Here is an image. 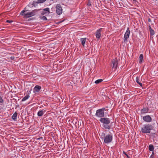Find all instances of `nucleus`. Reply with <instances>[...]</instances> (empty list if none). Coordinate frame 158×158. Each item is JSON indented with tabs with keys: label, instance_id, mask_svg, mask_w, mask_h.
<instances>
[{
	"label": "nucleus",
	"instance_id": "obj_1",
	"mask_svg": "<svg viewBox=\"0 0 158 158\" xmlns=\"http://www.w3.org/2000/svg\"><path fill=\"white\" fill-rule=\"evenodd\" d=\"M27 10H23L20 13L21 15L24 16V18H27L34 16L36 14L37 12L36 10H33L30 12H27Z\"/></svg>",
	"mask_w": 158,
	"mask_h": 158
},
{
	"label": "nucleus",
	"instance_id": "obj_2",
	"mask_svg": "<svg viewBox=\"0 0 158 158\" xmlns=\"http://www.w3.org/2000/svg\"><path fill=\"white\" fill-rule=\"evenodd\" d=\"M103 124V127L105 129H110V126L108 124L110 122V119L106 118H102L99 120Z\"/></svg>",
	"mask_w": 158,
	"mask_h": 158
},
{
	"label": "nucleus",
	"instance_id": "obj_3",
	"mask_svg": "<svg viewBox=\"0 0 158 158\" xmlns=\"http://www.w3.org/2000/svg\"><path fill=\"white\" fill-rule=\"evenodd\" d=\"M153 126L151 124L144 125L142 128L141 131L142 133L147 134L150 132L151 130L153 129Z\"/></svg>",
	"mask_w": 158,
	"mask_h": 158
},
{
	"label": "nucleus",
	"instance_id": "obj_4",
	"mask_svg": "<svg viewBox=\"0 0 158 158\" xmlns=\"http://www.w3.org/2000/svg\"><path fill=\"white\" fill-rule=\"evenodd\" d=\"M105 110L104 108L98 110L96 111L95 116L98 118H103L105 115L104 112Z\"/></svg>",
	"mask_w": 158,
	"mask_h": 158
},
{
	"label": "nucleus",
	"instance_id": "obj_5",
	"mask_svg": "<svg viewBox=\"0 0 158 158\" xmlns=\"http://www.w3.org/2000/svg\"><path fill=\"white\" fill-rule=\"evenodd\" d=\"M105 134H104V135ZM104 138V142L105 143L108 144L111 142L113 139V136L111 134H107L104 135L103 138Z\"/></svg>",
	"mask_w": 158,
	"mask_h": 158
},
{
	"label": "nucleus",
	"instance_id": "obj_6",
	"mask_svg": "<svg viewBox=\"0 0 158 158\" xmlns=\"http://www.w3.org/2000/svg\"><path fill=\"white\" fill-rule=\"evenodd\" d=\"M118 61L117 58H115L112 60L111 66L113 69H114V71L116 70L118 67Z\"/></svg>",
	"mask_w": 158,
	"mask_h": 158
},
{
	"label": "nucleus",
	"instance_id": "obj_7",
	"mask_svg": "<svg viewBox=\"0 0 158 158\" xmlns=\"http://www.w3.org/2000/svg\"><path fill=\"white\" fill-rule=\"evenodd\" d=\"M56 13L58 15H61L62 12V8L60 4H57L56 6Z\"/></svg>",
	"mask_w": 158,
	"mask_h": 158
},
{
	"label": "nucleus",
	"instance_id": "obj_8",
	"mask_svg": "<svg viewBox=\"0 0 158 158\" xmlns=\"http://www.w3.org/2000/svg\"><path fill=\"white\" fill-rule=\"evenodd\" d=\"M130 32V31L129 30V29L128 28L125 34L124 37V42L127 41V39L129 38Z\"/></svg>",
	"mask_w": 158,
	"mask_h": 158
},
{
	"label": "nucleus",
	"instance_id": "obj_9",
	"mask_svg": "<svg viewBox=\"0 0 158 158\" xmlns=\"http://www.w3.org/2000/svg\"><path fill=\"white\" fill-rule=\"evenodd\" d=\"M143 120L147 122H150L152 121V118L149 115L143 116Z\"/></svg>",
	"mask_w": 158,
	"mask_h": 158
},
{
	"label": "nucleus",
	"instance_id": "obj_10",
	"mask_svg": "<svg viewBox=\"0 0 158 158\" xmlns=\"http://www.w3.org/2000/svg\"><path fill=\"white\" fill-rule=\"evenodd\" d=\"M103 29L101 28L98 30L96 32V37L98 39H99L101 37V32Z\"/></svg>",
	"mask_w": 158,
	"mask_h": 158
},
{
	"label": "nucleus",
	"instance_id": "obj_11",
	"mask_svg": "<svg viewBox=\"0 0 158 158\" xmlns=\"http://www.w3.org/2000/svg\"><path fill=\"white\" fill-rule=\"evenodd\" d=\"M41 89V87L38 85H36L33 89V92L35 93L39 92Z\"/></svg>",
	"mask_w": 158,
	"mask_h": 158
},
{
	"label": "nucleus",
	"instance_id": "obj_12",
	"mask_svg": "<svg viewBox=\"0 0 158 158\" xmlns=\"http://www.w3.org/2000/svg\"><path fill=\"white\" fill-rule=\"evenodd\" d=\"M149 111V109L148 107L143 108L141 110L140 112L141 114H144L147 113Z\"/></svg>",
	"mask_w": 158,
	"mask_h": 158
},
{
	"label": "nucleus",
	"instance_id": "obj_13",
	"mask_svg": "<svg viewBox=\"0 0 158 158\" xmlns=\"http://www.w3.org/2000/svg\"><path fill=\"white\" fill-rule=\"evenodd\" d=\"M46 111V110L43 109L42 110L39 111L37 113V115L39 116H41L44 114V113Z\"/></svg>",
	"mask_w": 158,
	"mask_h": 158
},
{
	"label": "nucleus",
	"instance_id": "obj_14",
	"mask_svg": "<svg viewBox=\"0 0 158 158\" xmlns=\"http://www.w3.org/2000/svg\"><path fill=\"white\" fill-rule=\"evenodd\" d=\"M17 112H15L12 116V119L14 121H16L17 119Z\"/></svg>",
	"mask_w": 158,
	"mask_h": 158
},
{
	"label": "nucleus",
	"instance_id": "obj_15",
	"mask_svg": "<svg viewBox=\"0 0 158 158\" xmlns=\"http://www.w3.org/2000/svg\"><path fill=\"white\" fill-rule=\"evenodd\" d=\"M81 42L82 45L84 47V45L86 41V38H81Z\"/></svg>",
	"mask_w": 158,
	"mask_h": 158
},
{
	"label": "nucleus",
	"instance_id": "obj_16",
	"mask_svg": "<svg viewBox=\"0 0 158 158\" xmlns=\"http://www.w3.org/2000/svg\"><path fill=\"white\" fill-rule=\"evenodd\" d=\"M149 150L151 151H153L154 150V147L153 145L152 144H150L149 146Z\"/></svg>",
	"mask_w": 158,
	"mask_h": 158
},
{
	"label": "nucleus",
	"instance_id": "obj_17",
	"mask_svg": "<svg viewBox=\"0 0 158 158\" xmlns=\"http://www.w3.org/2000/svg\"><path fill=\"white\" fill-rule=\"evenodd\" d=\"M143 55L142 54H140L139 57V63H141L142 62L143 60Z\"/></svg>",
	"mask_w": 158,
	"mask_h": 158
},
{
	"label": "nucleus",
	"instance_id": "obj_18",
	"mask_svg": "<svg viewBox=\"0 0 158 158\" xmlns=\"http://www.w3.org/2000/svg\"><path fill=\"white\" fill-rule=\"evenodd\" d=\"M30 96L28 94H27L26 95V96H25L22 100V102L26 100H27V99H28L29 98V97Z\"/></svg>",
	"mask_w": 158,
	"mask_h": 158
},
{
	"label": "nucleus",
	"instance_id": "obj_19",
	"mask_svg": "<svg viewBox=\"0 0 158 158\" xmlns=\"http://www.w3.org/2000/svg\"><path fill=\"white\" fill-rule=\"evenodd\" d=\"M40 18L42 20H47L45 16L40 15Z\"/></svg>",
	"mask_w": 158,
	"mask_h": 158
},
{
	"label": "nucleus",
	"instance_id": "obj_20",
	"mask_svg": "<svg viewBox=\"0 0 158 158\" xmlns=\"http://www.w3.org/2000/svg\"><path fill=\"white\" fill-rule=\"evenodd\" d=\"M139 81V78L138 77H136V81L141 86H142V84Z\"/></svg>",
	"mask_w": 158,
	"mask_h": 158
},
{
	"label": "nucleus",
	"instance_id": "obj_21",
	"mask_svg": "<svg viewBox=\"0 0 158 158\" xmlns=\"http://www.w3.org/2000/svg\"><path fill=\"white\" fill-rule=\"evenodd\" d=\"M102 81L103 80L102 79H98V80H96L95 81V83L96 84H98L102 82Z\"/></svg>",
	"mask_w": 158,
	"mask_h": 158
},
{
	"label": "nucleus",
	"instance_id": "obj_22",
	"mask_svg": "<svg viewBox=\"0 0 158 158\" xmlns=\"http://www.w3.org/2000/svg\"><path fill=\"white\" fill-rule=\"evenodd\" d=\"M45 12H47L48 13V14L50 13V11L49 10V8H47L45 9H44L43 10Z\"/></svg>",
	"mask_w": 158,
	"mask_h": 158
},
{
	"label": "nucleus",
	"instance_id": "obj_23",
	"mask_svg": "<svg viewBox=\"0 0 158 158\" xmlns=\"http://www.w3.org/2000/svg\"><path fill=\"white\" fill-rule=\"evenodd\" d=\"M46 0H38L37 3H42L45 1Z\"/></svg>",
	"mask_w": 158,
	"mask_h": 158
},
{
	"label": "nucleus",
	"instance_id": "obj_24",
	"mask_svg": "<svg viewBox=\"0 0 158 158\" xmlns=\"http://www.w3.org/2000/svg\"><path fill=\"white\" fill-rule=\"evenodd\" d=\"M150 35L152 36L153 35L155 34L154 31L153 29L150 31Z\"/></svg>",
	"mask_w": 158,
	"mask_h": 158
},
{
	"label": "nucleus",
	"instance_id": "obj_25",
	"mask_svg": "<svg viewBox=\"0 0 158 158\" xmlns=\"http://www.w3.org/2000/svg\"><path fill=\"white\" fill-rule=\"evenodd\" d=\"M41 14L42 15H45L46 14L48 15V13L47 12H45V11H44L43 10L42 11Z\"/></svg>",
	"mask_w": 158,
	"mask_h": 158
},
{
	"label": "nucleus",
	"instance_id": "obj_26",
	"mask_svg": "<svg viewBox=\"0 0 158 158\" xmlns=\"http://www.w3.org/2000/svg\"><path fill=\"white\" fill-rule=\"evenodd\" d=\"M4 102V100L2 97L0 96V103H3Z\"/></svg>",
	"mask_w": 158,
	"mask_h": 158
},
{
	"label": "nucleus",
	"instance_id": "obj_27",
	"mask_svg": "<svg viewBox=\"0 0 158 158\" xmlns=\"http://www.w3.org/2000/svg\"><path fill=\"white\" fill-rule=\"evenodd\" d=\"M123 153L127 157V158H130V156L124 151L123 152Z\"/></svg>",
	"mask_w": 158,
	"mask_h": 158
},
{
	"label": "nucleus",
	"instance_id": "obj_28",
	"mask_svg": "<svg viewBox=\"0 0 158 158\" xmlns=\"http://www.w3.org/2000/svg\"><path fill=\"white\" fill-rule=\"evenodd\" d=\"M154 152L153 151L152 152V154L151 156V158H154Z\"/></svg>",
	"mask_w": 158,
	"mask_h": 158
},
{
	"label": "nucleus",
	"instance_id": "obj_29",
	"mask_svg": "<svg viewBox=\"0 0 158 158\" xmlns=\"http://www.w3.org/2000/svg\"><path fill=\"white\" fill-rule=\"evenodd\" d=\"M13 22L12 20H7L6 22L7 23H11Z\"/></svg>",
	"mask_w": 158,
	"mask_h": 158
},
{
	"label": "nucleus",
	"instance_id": "obj_30",
	"mask_svg": "<svg viewBox=\"0 0 158 158\" xmlns=\"http://www.w3.org/2000/svg\"><path fill=\"white\" fill-rule=\"evenodd\" d=\"M87 5L88 6H89L91 5V3L90 2H89L87 3Z\"/></svg>",
	"mask_w": 158,
	"mask_h": 158
},
{
	"label": "nucleus",
	"instance_id": "obj_31",
	"mask_svg": "<svg viewBox=\"0 0 158 158\" xmlns=\"http://www.w3.org/2000/svg\"><path fill=\"white\" fill-rule=\"evenodd\" d=\"M149 29L150 31L152 30L150 26H149Z\"/></svg>",
	"mask_w": 158,
	"mask_h": 158
},
{
	"label": "nucleus",
	"instance_id": "obj_32",
	"mask_svg": "<svg viewBox=\"0 0 158 158\" xmlns=\"http://www.w3.org/2000/svg\"><path fill=\"white\" fill-rule=\"evenodd\" d=\"M149 29L150 31L152 30L150 26H149Z\"/></svg>",
	"mask_w": 158,
	"mask_h": 158
},
{
	"label": "nucleus",
	"instance_id": "obj_33",
	"mask_svg": "<svg viewBox=\"0 0 158 158\" xmlns=\"http://www.w3.org/2000/svg\"><path fill=\"white\" fill-rule=\"evenodd\" d=\"M148 21L149 22H151V19L150 18H148Z\"/></svg>",
	"mask_w": 158,
	"mask_h": 158
},
{
	"label": "nucleus",
	"instance_id": "obj_34",
	"mask_svg": "<svg viewBox=\"0 0 158 158\" xmlns=\"http://www.w3.org/2000/svg\"><path fill=\"white\" fill-rule=\"evenodd\" d=\"M14 58L15 57L14 56H11V60H14Z\"/></svg>",
	"mask_w": 158,
	"mask_h": 158
},
{
	"label": "nucleus",
	"instance_id": "obj_35",
	"mask_svg": "<svg viewBox=\"0 0 158 158\" xmlns=\"http://www.w3.org/2000/svg\"><path fill=\"white\" fill-rule=\"evenodd\" d=\"M136 0H133V1H135Z\"/></svg>",
	"mask_w": 158,
	"mask_h": 158
}]
</instances>
